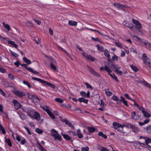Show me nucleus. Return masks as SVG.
<instances>
[{
	"label": "nucleus",
	"instance_id": "nucleus-1",
	"mask_svg": "<svg viewBox=\"0 0 151 151\" xmlns=\"http://www.w3.org/2000/svg\"><path fill=\"white\" fill-rule=\"evenodd\" d=\"M14 64L17 67H19L20 65L25 68L27 70L34 74L37 75L39 73L38 71L34 70L32 68L28 67L26 64L24 63L21 64L19 61H17L15 62L14 63Z\"/></svg>",
	"mask_w": 151,
	"mask_h": 151
},
{
	"label": "nucleus",
	"instance_id": "nucleus-2",
	"mask_svg": "<svg viewBox=\"0 0 151 151\" xmlns=\"http://www.w3.org/2000/svg\"><path fill=\"white\" fill-rule=\"evenodd\" d=\"M113 125L114 128L116 129L117 131L121 133L125 134V132L124 131V126L121 124L116 122H114Z\"/></svg>",
	"mask_w": 151,
	"mask_h": 151
},
{
	"label": "nucleus",
	"instance_id": "nucleus-3",
	"mask_svg": "<svg viewBox=\"0 0 151 151\" xmlns=\"http://www.w3.org/2000/svg\"><path fill=\"white\" fill-rule=\"evenodd\" d=\"M40 107L43 110L45 111L52 119H55V117L52 113L50 111V109L49 106H43L41 105Z\"/></svg>",
	"mask_w": 151,
	"mask_h": 151
},
{
	"label": "nucleus",
	"instance_id": "nucleus-4",
	"mask_svg": "<svg viewBox=\"0 0 151 151\" xmlns=\"http://www.w3.org/2000/svg\"><path fill=\"white\" fill-rule=\"evenodd\" d=\"M49 59L50 61V67L54 71L58 72V69H57L56 66L55 65L57 64L56 60L52 57H50Z\"/></svg>",
	"mask_w": 151,
	"mask_h": 151
},
{
	"label": "nucleus",
	"instance_id": "nucleus-5",
	"mask_svg": "<svg viewBox=\"0 0 151 151\" xmlns=\"http://www.w3.org/2000/svg\"><path fill=\"white\" fill-rule=\"evenodd\" d=\"M52 132L51 133V135L53 137H54L55 139L60 141H61L62 138L61 135L58 134V132L55 129H52L51 130Z\"/></svg>",
	"mask_w": 151,
	"mask_h": 151
},
{
	"label": "nucleus",
	"instance_id": "nucleus-6",
	"mask_svg": "<svg viewBox=\"0 0 151 151\" xmlns=\"http://www.w3.org/2000/svg\"><path fill=\"white\" fill-rule=\"evenodd\" d=\"M114 6L116 8L119 9L120 10H124V8H127L128 6L126 5H123L120 3H116L113 4Z\"/></svg>",
	"mask_w": 151,
	"mask_h": 151
},
{
	"label": "nucleus",
	"instance_id": "nucleus-7",
	"mask_svg": "<svg viewBox=\"0 0 151 151\" xmlns=\"http://www.w3.org/2000/svg\"><path fill=\"white\" fill-rule=\"evenodd\" d=\"M103 70H105L108 72V74L112 78H113V74H112L111 73L112 72V70L108 66L106 65L104 67L102 66L100 68V71Z\"/></svg>",
	"mask_w": 151,
	"mask_h": 151
},
{
	"label": "nucleus",
	"instance_id": "nucleus-8",
	"mask_svg": "<svg viewBox=\"0 0 151 151\" xmlns=\"http://www.w3.org/2000/svg\"><path fill=\"white\" fill-rule=\"evenodd\" d=\"M122 24L123 25L129 28L131 31H134V26L131 22L124 20Z\"/></svg>",
	"mask_w": 151,
	"mask_h": 151
},
{
	"label": "nucleus",
	"instance_id": "nucleus-9",
	"mask_svg": "<svg viewBox=\"0 0 151 151\" xmlns=\"http://www.w3.org/2000/svg\"><path fill=\"white\" fill-rule=\"evenodd\" d=\"M132 22L136 26V27L134 26V29L136 28L138 29H140L142 28V25L138 21L133 19Z\"/></svg>",
	"mask_w": 151,
	"mask_h": 151
},
{
	"label": "nucleus",
	"instance_id": "nucleus-10",
	"mask_svg": "<svg viewBox=\"0 0 151 151\" xmlns=\"http://www.w3.org/2000/svg\"><path fill=\"white\" fill-rule=\"evenodd\" d=\"M82 55L85 58L87 59L91 60V61L93 62L95 60V59L91 55H88L87 53L84 52V51L82 53Z\"/></svg>",
	"mask_w": 151,
	"mask_h": 151
},
{
	"label": "nucleus",
	"instance_id": "nucleus-11",
	"mask_svg": "<svg viewBox=\"0 0 151 151\" xmlns=\"http://www.w3.org/2000/svg\"><path fill=\"white\" fill-rule=\"evenodd\" d=\"M13 93L14 95L20 98L25 96L26 95L24 92H22L19 90H15Z\"/></svg>",
	"mask_w": 151,
	"mask_h": 151
},
{
	"label": "nucleus",
	"instance_id": "nucleus-12",
	"mask_svg": "<svg viewBox=\"0 0 151 151\" xmlns=\"http://www.w3.org/2000/svg\"><path fill=\"white\" fill-rule=\"evenodd\" d=\"M12 103L14 104V107L17 110L22 107L21 104L19 103L18 101L16 99H14L12 101Z\"/></svg>",
	"mask_w": 151,
	"mask_h": 151
},
{
	"label": "nucleus",
	"instance_id": "nucleus-13",
	"mask_svg": "<svg viewBox=\"0 0 151 151\" xmlns=\"http://www.w3.org/2000/svg\"><path fill=\"white\" fill-rule=\"evenodd\" d=\"M86 128L88 130V133H90V135H91V133L94 132H97L98 131L97 129L93 127H88Z\"/></svg>",
	"mask_w": 151,
	"mask_h": 151
},
{
	"label": "nucleus",
	"instance_id": "nucleus-14",
	"mask_svg": "<svg viewBox=\"0 0 151 151\" xmlns=\"http://www.w3.org/2000/svg\"><path fill=\"white\" fill-rule=\"evenodd\" d=\"M134 37L139 40L141 42V44L143 43L146 46H147V45L149 42L147 41L141 39L137 35H134Z\"/></svg>",
	"mask_w": 151,
	"mask_h": 151
},
{
	"label": "nucleus",
	"instance_id": "nucleus-15",
	"mask_svg": "<svg viewBox=\"0 0 151 151\" xmlns=\"http://www.w3.org/2000/svg\"><path fill=\"white\" fill-rule=\"evenodd\" d=\"M32 119H34L38 121H39L40 119V114L35 110L32 115Z\"/></svg>",
	"mask_w": 151,
	"mask_h": 151
},
{
	"label": "nucleus",
	"instance_id": "nucleus-16",
	"mask_svg": "<svg viewBox=\"0 0 151 151\" xmlns=\"http://www.w3.org/2000/svg\"><path fill=\"white\" fill-rule=\"evenodd\" d=\"M32 119H34L38 121H39L40 119V114L35 110L32 115Z\"/></svg>",
	"mask_w": 151,
	"mask_h": 151
},
{
	"label": "nucleus",
	"instance_id": "nucleus-17",
	"mask_svg": "<svg viewBox=\"0 0 151 151\" xmlns=\"http://www.w3.org/2000/svg\"><path fill=\"white\" fill-rule=\"evenodd\" d=\"M43 85L45 86H49L52 89H54L55 88V86L54 84L45 81Z\"/></svg>",
	"mask_w": 151,
	"mask_h": 151
},
{
	"label": "nucleus",
	"instance_id": "nucleus-18",
	"mask_svg": "<svg viewBox=\"0 0 151 151\" xmlns=\"http://www.w3.org/2000/svg\"><path fill=\"white\" fill-rule=\"evenodd\" d=\"M35 111L34 109H30L27 112V115L31 119H32V115Z\"/></svg>",
	"mask_w": 151,
	"mask_h": 151
},
{
	"label": "nucleus",
	"instance_id": "nucleus-19",
	"mask_svg": "<svg viewBox=\"0 0 151 151\" xmlns=\"http://www.w3.org/2000/svg\"><path fill=\"white\" fill-rule=\"evenodd\" d=\"M62 121L63 122L65 123L66 124L68 125L69 127H70L71 128L73 127V126L72 125L71 122H69L68 119H63L62 120Z\"/></svg>",
	"mask_w": 151,
	"mask_h": 151
},
{
	"label": "nucleus",
	"instance_id": "nucleus-20",
	"mask_svg": "<svg viewBox=\"0 0 151 151\" xmlns=\"http://www.w3.org/2000/svg\"><path fill=\"white\" fill-rule=\"evenodd\" d=\"M120 98L121 99L119 100V101L122 102L125 106L127 107H129L128 101L125 99V98L122 96H120Z\"/></svg>",
	"mask_w": 151,
	"mask_h": 151
},
{
	"label": "nucleus",
	"instance_id": "nucleus-21",
	"mask_svg": "<svg viewBox=\"0 0 151 151\" xmlns=\"http://www.w3.org/2000/svg\"><path fill=\"white\" fill-rule=\"evenodd\" d=\"M58 47L63 52H64L65 53V54L69 58H71V59H72L70 55L69 54V53L66 51V50L64 49L63 48V47H61L58 46Z\"/></svg>",
	"mask_w": 151,
	"mask_h": 151
},
{
	"label": "nucleus",
	"instance_id": "nucleus-22",
	"mask_svg": "<svg viewBox=\"0 0 151 151\" xmlns=\"http://www.w3.org/2000/svg\"><path fill=\"white\" fill-rule=\"evenodd\" d=\"M112 99L113 100L116 101L117 102V104L121 106L122 105L121 102H118L119 101L120 99H119V98H118L117 96H115L114 95L112 97Z\"/></svg>",
	"mask_w": 151,
	"mask_h": 151
},
{
	"label": "nucleus",
	"instance_id": "nucleus-23",
	"mask_svg": "<svg viewBox=\"0 0 151 151\" xmlns=\"http://www.w3.org/2000/svg\"><path fill=\"white\" fill-rule=\"evenodd\" d=\"M78 100L80 103L84 102L86 104H87L88 102V100L85 99L83 97L79 98Z\"/></svg>",
	"mask_w": 151,
	"mask_h": 151
},
{
	"label": "nucleus",
	"instance_id": "nucleus-24",
	"mask_svg": "<svg viewBox=\"0 0 151 151\" xmlns=\"http://www.w3.org/2000/svg\"><path fill=\"white\" fill-rule=\"evenodd\" d=\"M141 83L145 86L149 88H151V84L146 81L144 80L143 79V80L142 81H141Z\"/></svg>",
	"mask_w": 151,
	"mask_h": 151
},
{
	"label": "nucleus",
	"instance_id": "nucleus-25",
	"mask_svg": "<svg viewBox=\"0 0 151 151\" xmlns=\"http://www.w3.org/2000/svg\"><path fill=\"white\" fill-rule=\"evenodd\" d=\"M61 134L63 137V138L66 140L69 141L70 140L71 137H70L68 135L66 134H63V132H62Z\"/></svg>",
	"mask_w": 151,
	"mask_h": 151
},
{
	"label": "nucleus",
	"instance_id": "nucleus-26",
	"mask_svg": "<svg viewBox=\"0 0 151 151\" xmlns=\"http://www.w3.org/2000/svg\"><path fill=\"white\" fill-rule=\"evenodd\" d=\"M132 131L135 134H137L139 132L138 128L135 125H134V126L131 128Z\"/></svg>",
	"mask_w": 151,
	"mask_h": 151
},
{
	"label": "nucleus",
	"instance_id": "nucleus-27",
	"mask_svg": "<svg viewBox=\"0 0 151 151\" xmlns=\"http://www.w3.org/2000/svg\"><path fill=\"white\" fill-rule=\"evenodd\" d=\"M32 79L33 80H36L37 81H39L42 83V84H44L45 82V80L39 78L32 77Z\"/></svg>",
	"mask_w": 151,
	"mask_h": 151
},
{
	"label": "nucleus",
	"instance_id": "nucleus-28",
	"mask_svg": "<svg viewBox=\"0 0 151 151\" xmlns=\"http://www.w3.org/2000/svg\"><path fill=\"white\" fill-rule=\"evenodd\" d=\"M32 79L33 80H36L37 81H39L42 83V84H44L45 82V80L39 78L32 77Z\"/></svg>",
	"mask_w": 151,
	"mask_h": 151
},
{
	"label": "nucleus",
	"instance_id": "nucleus-29",
	"mask_svg": "<svg viewBox=\"0 0 151 151\" xmlns=\"http://www.w3.org/2000/svg\"><path fill=\"white\" fill-rule=\"evenodd\" d=\"M68 24L70 26H76L77 25V22L75 21L70 20L69 21Z\"/></svg>",
	"mask_w": 151,
	"mask_h": 151
},
{
	"label": "nucleus",
	"instance_id": "nucleus-30",
	"mask_svg": "<svg viewBox=\"0 0 151 151\" xmlns=\"http://www.w3.org/2000/svg\"><path fill=\"white\" fill-rule=\"evenodd\" d=\"M26 24L27 25L31 27H35V26L34 24L31 21H27L26 22Z\"/></svg>",
	"mask_w": 151,
	"mask_h": 151
},
{
	"label": "nucleus",
	"instance_id": "nucleus-31",
	"mask_svg": "<svg viewBox=\"0 0 151 151\" xmlns=\"http://www.w3.org/2000/svg\"><path fill=\"white\" fill-rule=\"evenodd\" d=\"M90 72L92 75L95 76L99 77L100 76V75L99 74L96 72L94 70L92 69L91 70Z\"/></svg>",
	"mask_w": 151,
	"mask_h": 151
},
{
	"label": "nucleus",
	"instance_id": "nucleus-32",
	"mask_svg": "<svg viewBox=\"0 0 151 151\" xmlns=\"http://www.w3.org/2000/svg\"><path fill=\"white\" fill-rule=\"evenodd\" d=\"M78 136V137L79 138H82L83 137V135L81 133V130L80 129H77V133L76 134V136Z\"/></svg>",
	"mask_w": 151,
	"mask_h": 151
},
{
	"label": "nucleus",
	"instance_id": "nucleus-33",
	"mask_svg": "<svg viewBox=\"0 0 151 151\" xmlns=\"http://www.w3.org/2000/svg\"><path fill=\"white\" fill-rule=\"evenodd\" d=\"M3 26L8 31H9L11 30V27L8 24H6L5 22L2 23Z\"/></svg>",
	"mask_w": 151,
	"mask_h": 151
},
{
	"label": "nucleus",
	"instance_id": "nucleus-34",
	"mask_svg": "<svg viewBox=\"0 0 151 151\" xmlns=\"http://www.w3.org/2000/svg\"><path fill=\"white\" fill-rule=\"evenodd\" d=\"M98 134L99 136L101 137L104 139H106L107 138V135L105 134H104L102 132H99Z\"/></svg>",
	"mask_w": 151,
	"mask_h": 151
},
{
	"label": "nucleus",
	"instance_id": "nucleus-35",
	"mask_svg": "<svg viewBox=\"0 0 151 151\" xmlns=\"http://www.w3.org/2000/svg\"><path fill=\"white\" fill-rule=\"evenodd\" d=\"M37 147L39 150L41 151H46V150L38 142H37Z\"/></svg>",
	"mask_w": 151,
	"mask_h": 151
},
{
	"label": "nucleus",
	"instance_id": "nucleus-36",
	"mask_svg": "<svg viewBox=\"0 0 151 151\" xmlns=\"http://www.w3.org/2000/svg\"><path fill=\"white\" fill-rule=\"evenodd\" d=\"M145 130L146 132L151 134V125L147 126L145 128Z\"/></svg>",
	"mask_w": 151,
	"mask_h": 151
},
{
	"label": "nucleus",
	"instance_id": "nucleus-37",
	"mask_svg": "<svg viewBox=\"0 0 151 151\" xmlns=\"http://www.w3.org/2000/svg\"><path fill=\"white\" fill-rule=\"evenodd\" d=\"M98 50L100 52H103L104 51V47L103 46H100L99 44H97L96 45Z\"/></svg>",
	"mask_w": 151,
	"mask_h": 151
},
{
	"label": "nucleus",
	"instance_id": "nucleus-38",
	"mask_svg": "<svg viewBox=\"0 0 151 151\" xmlns=\"http://www.w3.org/2000/svg\"><path fill=\"white\" fill-rule=\"evenodd\" d=\"M103 52H104V54L106 57L107 58L110 57V55L107 49H105Z\"/></svg>",
	"mask_w": 151,
	"mask_h": 151
},
{
	"label": "nucleus",
	"instance_id": "nucleus-39",
	"mask_svg": "<svg viewBox=\"0 0 151 151\" xmlns=\"http://www.w3.org/2000/svg\"><path fill=\"white\" fill-rule=\"evenodd\" d=\"M23 60L24 62L28 65L31 64L32 63L31 61L30 60L28 59L25 57H24L23 58Z\"/></svg>",
	"mask_w": 151,
	"mask_h": 151
},
{
	"label": "nucleus",
	"instance_id": "nucleus-40",
	"mask_svg": "<svg viewBox=\"0 0 151 151\" xmlns=\"http://www.w3.org/2000/svg\"><path fill=\"white\" fill-rule=\"evenodd\" d=\"M142 113L144 115V116L145 117H147L148 118H149L151 116V115L147 111H145V110L143 111Z\"/></svg>",
	"mask_w": 151,
	"mask_h": 151
},
{
	"label": "nucleus",
	"instance_id": "nucleus-41",
	"mask_svg": "<svg viewBox=\"0 0 151 151\" xmlns=\"http://www.w3.org/2000/svg\"><path fill=\"white\" fill-rule=\"evenodd\" d=\"M123 126L127 128L131 129L134 126V125L131 124L130 123H127L126 124H124Z\"/></svg>",
	"mask_w": 151,
	"mask_h": 151
},
{
	"label": "nucleus",
	"instance_id": "nucleus-42",
	"mask_svg": "<svg viewBox=\"0 0 151 151\" xmlns=\"http://www.w3.org/2000/svg\"><path fill=\"white\" fill-rule=\"evenodd\" d=\"M131 115L132 118L135 120H137L138 118L135 112L134 111L132 113Z\"/></svg>",
	"mask_w": 151,
	"mask_h": 151
},
{
	"label": "nucleus",
	"instance_id": "nucleus-43",
	"mask_svg": "<svg viewBox=\"0 0 151 151\" xmlns=\"http://www.w3.org/2000/svg\"><path fill=\"white\" fill-rule=\"evenodd\" d=\"M62 106L65 107L66 108L68 109H70L71 108V106L70 104H63L61 105Z\"/></svg>",
	"mask_w": 151,
	"mask_h": 151
},
{
	"label": "nucleus",
	"instance_id": "nucleus-44",
	"mask_svg": "<svg viewBox=\"0 0 151 151\" xmlns=\"http://www.w3.org/2000/svg\"><path fill=\"white\" fill-rule=\"evenodd\" d=\"M130 66L131 69L134 72H137L138 71V69L133 65H130Z\"/></svg>",
	"mask_w": 151,
	"mask_h": 151
},
{
	"label": "nucleus",
	"instance_id": "nucleus-45",
	"mask_svg": "<svg viewBox=\"0 0 151 151\" xmlns=\"http://www.w3.org/2000/svg\"><path fill=\"white\" fill-rule=\"evenodd\" d=\"M84 84L86 85L87 88L89 89L90 90L93 89V87L88 83H84Z\"/></svg>",
	"mask_w": 151,
	"mask_h": 151
},
{
	"label": "nucleus",
	"instance_id": "nucleus-46",
	"mask_svg": "<svg viewBox=\"0 0 151 151\" xmlns=\"http://www.w3.org/2000/svg\"><path fill=\"white\" fill-rule=\"evenodd\" d=\"M5 142L6 143L8 144V146L9 147H12V144L11 142L10 139L8 138L7 139H6Z\"/></svg>",
	"mask_w": 151,
	"mask_h": 151
},
{
	"label": "nucleus",
	"instance_id": "nucleus-47",
	"mask_svg": "<svg viewBox=\"0 0 151 151\" xmlns=\"http://www.w3.org/2000/svg\"><path fill=\"white\" fill-rule=\"evenodd\" d=\"M23 83L24 84L26 85L29 88H31L32 87L28 81L25 80L23 81Z\"/></svg>",
	"mask_w": 151,
	"mask_h": 151
},
{
	"label": "nucleus",
	"instance_id": "nucleus-48",
	"mask_svg": "<svg viewBox=\"0 0 151 151\" xmlns=\"http://www.w3.org/2000/svg\"><path fill=\"white\" fill-rule=\"evenodd\" d=\"M98 149L101 151H109L106 148L102 146H99Z\"/></svg>",
	"mask_w": 151,
	"mask_h": 151
},
{
	"label": "nucleus",
	"instance_id": "nucleus-49",
	"mask_svg": "<svg viewBox=\"0 0 151 151\" xmlns=\"http://www.w3.org/2000/svg\"><path fill=\"white\" fill-rule=\"evenodd\" d=\"M115 44L116 46L119 47L121 49L123 48L122 46L121 43L119 42H115Z\"/></svg>",
	"mask_w": 151,
	"mask_h": 151
},
{
	"label": "nucleus",
	"instance_id": "nucleus-50",
	"mask_svg": "<svg viewBox=\"0 0 151 151\" xmlns=\"http://www.w3.org/2000/svg\"><path fill=\"white\" fill-rule=\"evenodd\" d=\"M0 129L2 131V133L5 134L6 133V131L3 126L1 124H0Z\"/></svg>",
	"mask_w": 151,
	"mask_h": 151
},
{
	"label": "nucleus",
	"instance_id": "nucleus-51",
	"mask_svg": "<svg viewBox=\"0 0 151 151\" xmlns=\"http://www.w3.org/2000/svg\"><path fill=\"white\" fill-rule=\"evenodd\" d=\"M55 100L56 102L60 103V104L62 103L64 101V100L63 99H62L61 98H55Z\"/></svg>",
	"mask_w": 151,
	"mask_h": 151
},
{
	"label": "nucleus",
	"instance_id": "nucleus-52",
	"mask_svg": "<svg viewBox=\"0 0 151 151\" xmlns=\"http://www.w3.org/2000/svg\"><path fill=\"white\" fill-rule=\"evenodd\" d=\"M118 57L114 54V55L112 57V60L113 61H116L118 60Z\"/></svg>",
	"mask_w": 151,
	"mask_h": 151
},
{
	"label": "nucleus",
	"instance_id": "nucleus-53",
	"mask_svg": "<svg viewBox=\"0 0 151 151\" xmlns=\"http://www.w3.org/2000/svg\"><path fill=\"white\" fill-rule=\"evenodd\" d=\"M10 52L12 55H13L14 57L15 58H17L19 56V54L17 53H16L13 52L12 51H10Z\"/></svg>",
	"mask_w": 151,
	"mask_h": 151
},
{
	"label": "nucleus",
	"instance_id": "nucleus-54",
	"mask_svg": "<svg viewBox=\"0 0 151 151\" xmlns=\"http://www.w3.org/2000/svg\"><path fill=\"white\" fill-rule=\"evenodd\" d=\"M151 143V139L147 138L145 139V144L146 145H148V144Z\"/></svg>",
	"mask_w": 151,
	"mask_h": 151
},
{
	"label": "nucleus",
	"instance_id": "nucleus-55",
	"mask_svg": "<svg viewBox=\"0 0 151 151\" xmlns=\"http://www.w3.org/2000/svg\"><path fill=\"white\" fill-rule=\"evenodd\" d=\"M0 72L3 73H7V71L5 69L2 67H1L0 68Z\"/></svg>",
	"mask_w": 151,
	"mask_h": 151
},
{
	"label": "nucleus",
	"instance_id": "nucleus-56",
	"mask_svg": "<svg viewBox=\"0 0 151 151\" xmlns=\"http://www.w3.org/2000/svg\"><path fill=\"white\" fill-rule=\"evenodd\" d=\"M109 89H108L107 90H105L106 94V95L109 96H110L112 95L111 92L109 91Z\"/></svg>",
	"mask_w": 151,
	"mask_h": 151
},
{
	"label": "nucleus",
	"instance_id": "nucleus-57",
	"mask_svg": "<svg viewBox=\"0 0 151 151\" xmlns=\"http://www.w3.org/2000/svg\"><path fill=\"white\" fill-rule=\"evenodd\" d=\"M148 60V58L143 60L144 63L147 66H148L149 65H150V62L147 61Z\"/></svg>",
	"mask_w": 151,
	"mask_h": 151
},
{
	"label": "nucleus",
	"instance_id": "nucleus-58",
	"mask_svg": "<svg viewBox=\"0 0 151 151\" xmlns=\"http://www.w3.org/2000/svg\"><path fill=\"white\" fill-rule=\"evenodd\" d=\"M112 66L115 69V70L117 69L118 70L121 68V67L120 66L117 65H114L112 64Z\"/></svg>",
	"mask_w": 151,
	"mask_h": 151
},
{
	"label": "nucleus",
	"instance_id": "nucleus-59",
	"mask_svg": "<svg viewBox=\"0 0 151 151\" xmlns=\"http://www.w3.org/2000/svg\"><path fill=\"white\" fill-rule=\"evenodd\" d=\"M80 95L83 96L84 98H87L86 93L83 91H82L80 93Z\"/></svg>",
	"mask_w": 151,
	"mask_h": 151
},
{
	"label": "nucleus",
	"instance_id": "nucleus-60",
	"mask_svg": "<svg viewBox=\"0 0 151 151\" xmlns=\"http://www.w3.org/2000/svg\"><path fill=\"white\" fill-rule=\"evenodd\" d=\"M81 151H88L89 150V148L88 146L85 147H83L81 148Z\"/></svg>",
	"mask_w": 151,
	"mask_h": 151
},
{
	"label": "nucleus",
	"instance_id": "nucleus-61",
	"mask_svg": "<svg viewBox=\"0 0 151 151\" xmlns=\"http://www.w3.org/2000/svg\"><path fill=\"white\" fill-rule=\"evenodd\" d=\"M8 76L9 78L11 79L12 80H14L15 78V77L14 75L11 73H9L8 74Z\"/></svg>",
	"mask_w": 151,
	"mask_h": 151
},
{
	"label": "nucleus",
	"instance_id": "nucleus-62",
	"mask_svg": "<svg viewBox=\"0 0 151 151\" xmlns=\"http://www.w3.org/2000/svg\"><path fill=\"white\" fill-rule=\"evenodd\" d=\"M36 132L37 133L40 134H42L43 132V131L42 130L40 129L39 128H37L36 129Z\"/></svg>",
	"mask_w": 151,
	"mask_h": 151
},
{
	"label": "nucleus",
	"instance_id": "nucleus-63",
	"mask_svg": "<svg viewBox=\"0 0 151 151\" xmlns=\"http://www.w3.org/2000/svg\"><path fill=\"white\" fill-rule=\"evenodd\" d=\"M70 134H72L73 136H76L77 133L75 131H68Z\"/></svg>",
	"mask_w": 151,
	"mask_h": 151
},
{
	"label": "nucleus",
	"instance_id": "nucleus-64",
	"mask_svg": "<svg viewBox=\"0 0 151 151\" xmlns=\"http://www.w3.org/2000/svg\"><path fill=\"white\" fill-rule=\"evenodd\" d=\"M24 127L26 130L27 133L29 135L31 134L32 133L31 132L29 129L25 126H24Z\"/></svg>",
	"mask_w": 151,
	"mask_h": 151
}]
</instances>
